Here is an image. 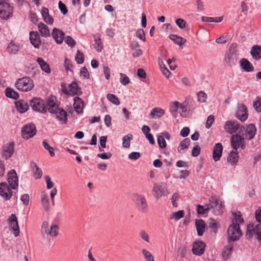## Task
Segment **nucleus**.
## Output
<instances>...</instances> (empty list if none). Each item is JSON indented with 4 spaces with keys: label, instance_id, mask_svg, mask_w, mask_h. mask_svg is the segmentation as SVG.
<instances>
[{
    "label": "nucleus",
    "instance_id": "e433bc0d",
    "mask_svg": "<svg viewBox=\"0 0 261 261\" xmlns=\"http://www.w3.org/2000/svg\"><path fill=\"white\" fill-rule=\"evenodd\" d=\"M169 38L176 44L181 46L185 43L186 40L176 35H170Z\"/></svg>",
    "mask_w": 261,
    "mask_h": 261
},
{
    "label": "nucleus",
    "instance_id": "393cba45",
    "mask_svg": "<svg viewBox=\"0 0 261 261\" xmlns=\"http://www.w3.org/2000/svg\"><path fill=\"white\" fill-rule=\"evenodd\" d=\"M256 127L255 125L253 124H250L247 126L246 131V137L248 140H251L253 138L255 133H256Z\"/></svg>",
    "mask_w": 261,
    "mask_h": 261
},
{
    "label": "nucleus",
    "instance_id": "4c0bfd02",
    "mask_svg": "<svg viewBox=\"0 0 261 261\" xmlns=\"http://www.w3.org/2000/svg\"><path fill=\"white\" fill-rule=\"evenodd\" d=\"M133 139V136L130 134L124 136L122 138L123 147L126 148H129L130 145V141Z\"/></svg>",
    "mask_w": 261,
    "mask_h": 261
},
{
    "label": "nucleus",
    "instance_id": "2eb2a0df",
    "mask_svg": "<svg viewBox=\"0 0 261 261\" xmlns=\"http://www.w3.org/2000/svg\"><path fill=\"white\" fill-rule=\"evenodd\" d=\"M236 115L241 121L246 120L248 118L247 107L242 103L239 105Z\"/></svg>",
    "mask_w": 261,
    "mask_h": 261
},
{
    "label": "nucleus",
    "instance_id": "473e14b6",
    "mask_svg": "<svg viewBox=\"0 0 261 261\" xmlns=\"http://www.w3.org/2000/svg\"><path fill=\"white\" fill-rule=\"evenodd\" d=\"M153 191L154 196L157 199L160 198L164 195V189L162 186H159L156 184L153 185Z\"/></svg>",
    "mask_w": 261,
    "mask_h": 261
},
{
    "label": "nucleus",
    "instance_id": "f03ea898",
    "mask_svg": "<svg viewBox=\"0 0 261 261\" xmlns=\"http://www.w3.org/2000/svg\"><path fill=\"white\" fill-rule=\"evenodd\" d=\"M59 228L57 224L49 225L48 222L44 221L42 224L41 233L43 237L48 238L49 236L56 237L59 233Z\"/></svg>",
    "mask_w": 261,
    "mask_h": 261
},
{
    "label": "nucleus",
    "instance_id": "6ab92c4d",
    "mask_svg": "<svg viewBox=\"0 0 261 261\" xmlns=\"http://www.w3.org/2000/svg\"><path fill=\"white\" fill-rule=\"evenodd\" d=\"M30 40L32 44L37 48H39L41 41L39 35L37 32H31L30 33Z\"/></svg>",
    "mask_w": 261,
    "mask_h": 261
},
{
    "label": "nucleus",
    "instance_id": "4d7b16f0",
    "mask_svg": "<svg viewBox=\"0 0 261 261\" xmlns=\"http://www.w3.org/2000/svg\"><path fill=\"white\" fill-rule=\"evenodd\" d=\"M158 143L160 147L165 148L166 147V142L163 136H159L158 137Z\"/></svg>",
    "mask_w": 261,
    "mask_h": 261
},
{
    "label": "nucleus",
    "instance_id": "052dcab7",
    "mask_svg": "<svg viewBox=\"0 0 261 261\" xmlns=\"http://www.w3.org/2000/svg\"><path fill=\"white\" fill-rule=\"evenodd\" d=\"M136 36L138 38L142 41H145V33L143 29H138L136 32Z\"/></svg>",
    "mask_w": 261,
    "mask_h": 261
},
{
    "label": "nucleus",
    "instance_id": "09e8293b",
    "mask_svg": "<svg viewBox=\"0 0 261 261\" xmlns=\"http://www.w3.org/2000/svg\"><path fill=\"white\" fill-rule=\"evenodd\" d=\"M208 226L212 228L215 233L217 232V223L213 219H210L208 220Z\"/></svg>",
    "mask_w": 261,
    "mask_h": 261
},
{
    "label": "nucleus",
    "instance_id": "6e6552de",
    "mask_svg": "<svg viewBox=\"0 0 261 261\" xmlns=\"http://www.w3.org/2000/svg\"><path fill=\"white\" fill-rule=\"evenodd\" d=\"M13 8L8 3H4L0 8V17L8 19L12 16Z\"/></svg>",
    "mask_w": 261,
    "mask_h": 261
},
{
    "label": "nucleus",
    "instance_id": "5fc2aeb1",
    "mask_svg": "<svg viewBox=\"0 0 261 261\" xmlns=\"http://www.w3.org/2000/svg\"><path fill=\"white\" fill-rule=\"evenodd\" d=\"M180 106V103L178 101H174L173 102L170 107V111L172 113H174L177 112L178 109H179Z\"/></svg>",
    "mask_w": 261,
    "mask_h": 261
},
{
    "label": "nucleus",
    "instance_id": "c85d7f7f",
    "mask_svg": "<svg viewBox=\"0 0 261 261\" xmlns=\"http://www.w3.org/2000/svg\"><path fill=\"white\" fill-rule=\"evenodd\" d=\"M164 114L165 111L163 109L156 107L151 110L149 114V117L151 118H158L162 117Z\"/></svg>",
    "mask_w": 261,
    "mask_h": 261
},
{
    "label": "nucleus",
    "instance_id": "603ef678",
    "mask_svg": "<svg viewBox=\"0 0 261 261\" xmlns=\"http://www.w3.org/2000/svg\"><path fill=\"white\" fill-rule=\"evenodd\" d=\"M43 147L45 148V149L47 150H48L49 152V154L51 156H53L55 155V153L54 152V148L50 146L48 144V143L46 141H44L42 143Z\"/></svg>",
    "mask_w": 261,
    "mask_h": 261
},
{
    "label": "nucleus",
    "instance_id": "f8f14e48",
    "mask_svg": "<svg viewBox=\"0 0 261 261\" xmlns=\"http://www.w3.org/2000/svg\"><path fill=\"white\" fill-rule=\"evenodd\" d=\"M9 221L10 227L13 230L14 235L16 237L18 236L20 233V230L17 219L15 215L12 214L9 219Z\"/></svg>",
    "mask_w": 261,
    "mask_h": 261
},
{
    "label": "nucleus",
    "instance_id": "a18cd8bd",
    "mask_svg": "<svg viewBox=\"0 0 261 261\" xmlns=\"http://www.w3.org/2000/svg\"><path fill=\"white\" fill-rule=\"evenodd\" d=\"M184 215V211H179L178 212H174L170 216L171 219H175L176 220H178L180 218H182Z\"/></svg>",
    "mask_w": 261,
    "mask_h": 261
},
{
    "label": "nucleus",
    "instance_id": "7c9ffc66",
    "mask_svg": "<svg viewBox=\"0 0 261 261\" xmlns=\"http://www.w3.org/2000/svg\"><path fill=\"white\" fill-rule=\"evenodd\" d=\"M239 159V155L237 151H232L229 153L227 157V161L232 166H234L237 164Z\"/></svg>",
    "mask_w": 261,
    "mask_h": 261
},
{
    "label": "nucleus",
    "instance_id": "f257e3e1",
    "mask_svg": "<svg viewBox=\"0 0 261 261\" xmlns=\"http://www.w3.org/2000/svg\"><path fill=\"white\" fill-rule=\"evenodd\" d=\"M255 218L258 223L257 224H249L247 227L246 236L247 238H251L254 234L256 239L261 240V210L255 212Z\"/></svg>",
    "mask_w": 261,
    "mask_h": 261
},
{
    "label": "nucleus",
    "instance_id": "aec40b11",
    "mask_svg": "<svg viewBox=\"0 0 261 261\" xmlns=\"http://www.w3.org/2000/svg\"><path fill=\"white\" fill-rule=\"evenodd\" d=\"M52 36L56 42L58 44L62 43L64 38L65 34L61 30L54 28L53 31Z\"/></svg>",
    "mask_w": 261,
    "mask_h": 261
},
{
    "label": "nucleus",
    "instance_id": "423d86ee",
    "mask_svg": "<svg viewBox=\"0 0 261 261\" xmlns=\"http://www.w3.org/2000/svg\"><path fill=\"white\" fill-rule=\"evenodd\" d=\"M36 133V126L33 124H26L21 129V136L24 139L33 137Z\"/></svg>",
    "mask_w": 261,
    "mask_h": 261
},
{
    "label": "nucleus",
    "instance_id": "0eeeda50",
    "mask_svg": "<svg viewBox=\"0 0 261 261\" xmlns=\"http://www.w3.org/2000/svg\"><path fill=\"white\" fill-rule=\"evenodd\" d=\"M30 105L32 108L36 111L41 113H45L46 108L44 101L39 98H34L30 101Z\"/></svg>",
    "mask_w": 261,
    "mask_h": 261
},
{
    "label": "nucleus",
    "instance_id": "774afa93",
    "mask_svg": "<svg viewBox=\"0 0 261 261\" xmlns=\"http://www.w3.org/2000/svg\"><path fill=\"white\" fill-rule=\"evenodd\" d=\"M200 152V148L199 146L196 145L195 146L192 151V155L193 156H197L199 154Z\"/></svg>",
    "mask_w": 261,
    "mask_h": 261
},
{
    "label": "nucleus",
    "instance_id": "9d476101",
    "mask_svg": "<svg viewBox=\"0 0 261 261\" xmlns=\"http://www.w3.org/2000/svg\"><path fill=\"white\" fill-rule=\"evenodd\" d=\"M7 180L10 187L13 189H16L18 186V179L17 173L14 170H11L8 173Z\"/></svg>",
    "mask_w": 261,
    "mask_h": 261
},
{
    "label": "nucleus",
    "instance_id": "b1692460",
    "mask_svg": "<svg viewBox=\"0 0 261 261\" xmlns=\"http://www.w3.org/2000/svg\"><path fill=\"white\" fill-rule=\"evenodd\" d=\"M240 66L241 68L247 72L252 71L254 69L253 66L246 59L243 58L240 61Z\"/></svg>",
    "mask_w": 261,
    "mask_h": 261
},
{
    "label": "nucleus",
    "instance_id": "a878e982",
    "mask_svg": "<svg viewBox=\"0 0 261 261\" xmlns=\"http://www.w3.org/2000/svg\"><path fill=\"white\" fill-rule=\"evenodd\" d=\"M17 110L21 113L26 112L29 108L28 103L24 100H19L15 102Z\"/></svg>",
    "mask_w": 261,
    "mask_h": 261
},
{
    "label": "nucleus",
    "instance_id": "13d9d810",
    "mask_svg": "<svg viewBox=\"0 0 261 261\" xmlns=\"http://www.w3.org/2000/svg\"><path fill=\"white\" fill-rule=\"evenodd\" d=\"M65 42L69 46L73 47L76 44V42L70 36H67L65 38Z\"/></svg>",
    "mask_w": 261,
    "mask_h": 261
},
{
    "label": "nucleus",
    "instance_id": "338daca9",
    "mask_svg": "<svg viewBox=\"0 0 261 261\" xmlns=\"http://www.w3.org/2000/svg\"><path fill=\"white\" fill-rule=\"evenodd\" d=\"M176 24L180 29H183L185 27L186 22L181 18H178L176 20Z\"/></svg>",
    "mask_w": 261,
    "mask_h": 261
},
{
    "label": "nucleus",
    "instance_id": "2f4dec72",
    "mask_svg": "<svg viewBox=\"0 0 261 261\" xmlns=\"http://www.w3.org/2000/svg\"><path fill=\"white\" fill-rule=\"evenodd\" d=\"M37 62L43 71L47 73L50 72V69L49 64L44 61L42 58H38Z\"/></svg>",
    "mask_w": 261,
    "mask_h": 261
},
{
    "label": "nucleus",
    "instance_id": "7ed1b4c3",
    "mask_svg": "<svg viewBox=\"0 0 261 261\" xmlns=\"http://www.w3.org/2000/svg\"><path fill=\"white\" fill-rule=\"evenodd\" d=\"M16 88L22 92L31 91L34 87L33 81L29 77H23L18 79L15 83Z\"/></svg>",
    "mask_w": 261,
    "mask_h": 261
},
{
    "label": "nucleus",
    "instance_id": "0e129e2a",
    "mask_svg": "<svg viewBox=\"0 0 261 261\" xmlns=\"http://www.w3.org/2000/svg\"><path fill=\"white\" fill-rule=\"evenodd\" d=\"M141 156V154L138 152H132L128 155V158L130 160H136L138 159Z\"/></svg>",
    "mask_w": 261,
    "mask_h": 261
},
{
    "label": "nucleus",
    "instance_id": "79ce46f5",
    "mask_svg": "<svg viewBox=\"0 0 261 261\" xmlns=\"http://www.w3.org/2000/svg\"><path fill=\"white\" fill-rule=\"evenodd\" d=\"M41 203L43 205L44 209L46 211H48L49 208V199L47 195L42 194L41 196Z\"/></svg>",
    "mask_w": 261,
    "mask_h": 261
},
{
    "label": "nucleus",
    "instance_id": "c9c22d12",
    "mask_svg": "<svg viewBox=\"0 0 261 261\" xmlns=\"http://www.w3.org/2000/svg\"><path fill=\"white\" fill-rule=\"evenodd\" d=\"M39 32L44 37H48L50 35L49 30L47 25L43 23H39L38 25Z\"/></svg>",
    "mask_w": 261,
    "mask_h": 261
},
{
    "label": "nucleus",
    "instance_id": "f704fd0d",
    "mask_svg": "<svg viewBox=\"0 0 261 261\" xmlns=\"http://www.w3.org/2000/svg\"><path fill=\"white\" fill-rule=\"evenodd\" d=\"M54 114L56 115L57 118L60 121H66L67 120V113L62 109L58 108L57 110V112H55Z\"/></svg>",
    "mask_w": 261,
    "mask_h": 261
},
{
    "label": "nucleus",
    "instance_id": "c756f323",
    "mask_svg": "<svg viewBox=\"0 0 261 261\" xmlns=\"http://www.w3.org/2000/svg\"><path fill=\"white\" fill-rule=\"evenodd\" d=\"M31 167L34 173L35 178L36 179L40 178L42 176V171L37 166L36 163L32 162L31 163Z\"/></svg>",
    "mask_w": 261,
    "mask_h": 261
},
{
    "label": "nucleus",
    "instance_id": "6e6d98bb",
    "mask_svg": "<svg viewBox=\"0 0 261 261\" xmlns=\"http://www.w3.org/2000/svg\"><path fill=\"white\" fill-rule=\"evenodd\" d=\"M198 100L201 102H205L207 98L206 94L203 91H200L197 93Z\"/></svg>",
    "mask_w": 261,
    "mask_h": 261
},
{
    "label": "nucleus",
    "instance_id": "72a5a7b5",
    "mask_svg": "<svg viewBox=\"0 0 261 261\" xmlns=\"http://www.w3.org/2000/svg\"><path fill=\"white\" fill-rule=\"evenodd\" d=\"M46 105L48 110L50 113H54L55 112H57V110L59 108L53 99L51 98L48 99Z\"/></svg>",
    "mask_w": 261,
    "mask_h": 261
},
{
    "label": "nucleus",
    "instance_id": "4be33fe9",
    "mask_svg": "<svg viewBox=\"0 0 261 261\" xmlns=\"http://www.w3.org/2000/svg\"><path fill=\"white\" fill-rule=\"evenodd\" d=\"M250 54L253 59L256 60L261 59V46L255 45L251 49Z\"/></svg>",
    "mask_w": 261,
    "mask_h": 261
},
{
    "label": "nucleus",
    "instance_id": "dca6fc26",
    "mask_svg": "<svg viewBox=\"0 0 261 261\" xmlns=\"http://www.w3.org/2000/svg\"><path fill=\"white\" fill-rule=\"evenodd\" d=\"M205 245L202 241L195 242L193 246L192 252L196 255H201L204 253Z\"/></svg>",
    "mask_w": 261,
    "mask_h": 261
},
{
    "label": "nucleus",
    "instance_id": "5701e85b",
    "mask_svg": "<svg viewBox=\"0 0 261 261\" xmlns=\"http://www.w3.org/2000/svg\"><path fill=\"white\" fill-rule=\"evenodd\" d=\"M82 94L81 88L78 86L77 84L73 82L69 85L68 95H79Z\"/></svg>",
    "mask_w": 261,
    "mask_h": 261
},
{
    "label": "nucleus",
    "instance_id": "864d4df0",
    "mask_svg": "<svg viewBox=\"0 0 261 261\" xmlns=\"http://www.w3.org/2000/svg\"><path fill=\"white\" fill-rule=\"evenodd\" d=\"M233 215L236 222H233L232 223H238L240 225V223L243 222V219L241 217V215L240 212H238V213H233Z\"/></svg>",
    "mask_w": 261,
    "mask_h": 261
},
{
    "label": "nucleus",
    "instance_id": "a19ab883",
    "mask_svg": "<svg viewBox=\"0 0 261 261\" xmlns=\"http://www.w3.org/2000/svg\"><path fill=\"white\" fill-rule=\"evenodd\" d=\"M190 140L189 138L184 139L179 144L177 148L179 152L185 149H187L190 145Z\"/></svg>",
    "mask_w": 261,
    "mask_h": 261
},
{
    "label": "nucleus",
    "instance_id": "cd10ccee",
    "mask_svg": "<svg viewBox=\"0 0 261 261\" xmlns=\"http://www.w3.org/2000/svg\"><path fill=\"white\" fill-rule=\"evenodd\" d=\"M42 16L44 20L48 24H52L54 22V19L49 14L48 9L45 7H43L41 10Z\"/></svg>",
    "mask_w": 261,
    "mask_h": 261
},
{
    "label": "nucleus",
    "instance_id": "1a4fd4ad",
    "mask_svg": "<svg viewBox=\"0 0 261 261\" xmlns=\"http://www.w3.org/2000/svg\"><path fill=\"white\" fill-rule=\"evenodd\" d=\"M12 195V191L6 182L0 183V196L6 200L10 199Z\"/></svg>",
    "mask_w": 261,
    "mask_h": 261
},
{
    "label": "nucleus",
    "instance_id": "8fccbe9b",
    "mask_svg": "<svg viewBox=\"0 0 261 261\" xmlns=\"http://www.w3.org/2000/svg\"><path fill=\"white\" fill-rule=\"evenodd\" d=\"M75 60L77 64L83 63L84 61V54L78 50L77 51V54L75 57Z\"/></svg>",
    "mask_w": 261,
    "mask_h": 261
},
{
    "label": "nucleus",
    "instance_id": "a211bd4d",
    "mask_svg": "<svg viewBox=\"0 0 261 261\" xmlns=\"http://www.w3.org/2000/svg\"><path fill=\"white\" fill-rule=\"evenodd\" d=\"M243 141H244V138L241 137L240 136H239V135L233 136L231 138V145L232 147L236 151H237V149L240 146L242 148H243Z\"/></svg>",
    "mask_w": 261,
    "mask_h": 261
},
{
    "label": "nucleus",
    "instance_id": "49530a36",
    "mask_svg": "<svg viewBox=\"0 0 261 261\" xmlns=\"http://www.w3.org/2000/svg\"><path fill=\"white\" fill-rule=\"evenodd\" d=\"M197 213L200 214H204L206 211L210 210L209 205L207 204L205 206H202L200 204H198L197 206Z\"/></svg>",
    "mask_w": 261,
    "mask_h": 261
},
{
    "label": "nucleus",
    "instance_id": "bf43d9fd",
    "mask_svg": "<svg viewBox=\"0 0 261 261\" xmlns=\"http://www.w3.org/2000/svg\"><path fill=\"white\" fill-rule=\"evenodd\" d=\"M214 120H215L214 116L213 115H210V116H208V117L207 118L206 122V124H205L206 128H210L212 126Z\"/></svg>",
    "mask_w": 261,
    "mask_h": 261
},
{
    "label": "nucleus",
    "instance_id": "bb28decb",
    "mask_svg": "<svg viewBox=\"0 0 261 261\" xmlns=\"http://www.w3.org/2000/svg\"><path fill=\"white\" fill-rule=\"evenodd\" d=\"M73 106L75 111L77 113H81L83 112L84 102L80 97H75L74 98Z\"/></svg>",
    "mask_w": 261,
    "mask_h": 261
},
{
    "label": "nucleus",
    "instance_id": "412c9836",
    "mask_svg": "<svg viewBox=\"0 0 261 261\" xmlns=\"http://www.w3.org/2000/svg\"><path fill=\"white\" fill-rule=\"evenodd\" d=\"M195 226L198 236H202L205 230V224L202 219H196L195 220Z\"/></svg>",
    "mask_w": 261,
    "mask_h": 261
},
{
    "label": "nucleus",
    "instance_id": "680f3d73",
    "mask_svg": "<svg viewBox=\"0 0 261 261\" xmlns=\"http://www.w3.org/2000/svg\"><path fill=\"white\" fill-rule=\"evenodd\" d=\"M253 107L257 112H261V98H258L253 102Z\"/></svg>",
    "mask_w": 261,
    "mask_h": 261
},
{
    "label": "nucleus",
    "instance_id": "e2e57ef3",
    "mask_svg": "<svg viewBox=\"0 0 261 261\" xmlns=\"http://www.w3.org/2000/svg\"><path fill=\"white\" fill-rule=\"evenodd\" d=\"M233 245L229 243L228 245L225 247L224 253L227 256L230 255L233 250Z\"/></svg>",
    "mask_w": 261,
    "mask_h": 261
},
{
    "label": "nucleus",
    "instance_id": "c03bdc74",
    "mask_svg": "<svg viewBox=\"0 0 261 261\" xmlns=\"http://www.w3.org/2000/svg\"><path fill=\"white\" fill-rule=\"evenodd\" d=\"M107 99L110 101L112 102L113 104L117 105V106H118L120 104L119 100L116 95L112 94H107Z\"/></svg>",
    "mask_w": 261,
    "mask_h": 261
},
{
    "label": "nucleus",
    "instance_id": "3c124183",
    "mask_svg": "<svg viewBox=\"0 0 261 261\" xmlns=\"http://www.w3.org/2000/svg\"><path fill=\"white\" fill-rule=\"evenodd\" d=\"M94 48L97 51H101L102 48V45L101 44L100 38L99 37H98L97 39H95V43L94 44Z\"/></svg>",
    "mask_w": 261,
    "mask_h": 261
},
{
    "label": "nucleus",
    "instance_id": "f3484780",
    "mask_svg": "<svg viewBox=\"0 0 261 261\" xmlns=\"http://www.w3.org/2000/svg\"><path fill=\"white\" fill-rule=\"evenodd\" d=\"M223 149V146L220 143H217L214 145L213 150V158L215 161H218L220 159Z\"/></svg>",
    "mask_w": 261,
    "mask_h": 261
},
{
    "label": "nucleus",
    "instance_id": "de8ad7c7",
    "mask_svg": "<svg viewBox=\"0 0 261 261\" xmlns=\"http://www.w3.org/2000/svg\"><path fill=\"white\" fill-rule=\"evenodd\" d=\"M120 75V82L122 85L125 86L130 83V80L126 75L121 73Z\"/></svg>",
    "mask_w": 261,
    "mask_h": 261
},
{
    "label": "nucleus",
    "instance_id": "20e7f679",
    "mask_svg": "<svg viewBox=\"0 0 261 261\" xmlns=\"http://www.w3.org/2000/svg\"><path fill=\"white\" fill-rule=\"evenodd\" d=\"M240 225L238 223H232L227 229L228 242L237 241L242 236Z\"/></svg>",
    "mask_w": 261,
    "mask_h": 261
},
{
    "label": "nucleus",
    "instance_id": "39448f33",
    "mask_svg": "<svg viewBox=\"0 0 261 261\" xmlns=\"http://www.w3.org/2000/svg\"><path fill=\"white\" fill-rule=\"evenodd\" d=\"M134 200L137 209L142 213H146L148 210V204L145 196L139 194L134 195Z\"/></svg>",
    "mask_w": 261,
    "mask_h": 261
},
{
    "label": "nucleus",
    "instance_id": "58836bf2",
    "mask_svg": "<svg viewBox=\"0 0 261 261\" xmlns=\"http://www.w3.org/2000/svg\"><path fill=\"white\" fill-rule=\"evenodd\" d=\"M19 48V45L11 42L7 47V50L10 54H16Z\"/></svg>",
    "mask_w": 261,
    "mask_h": 261
},
{
    "label": "nucleus",
    "instance_id": "ea45409f",
    "mask_svg": "<svg viewBox=\"0 0 261 261\" xmlns=\"http://www.w3.org/2000/svg\"><path fill=\"white\" fill-rule=\"evenodd\" d=\"M6 95L8 97L17 99L19 97L18 93L13 89L7 88L6 90Z\"/></svg>",
    "mask_w": 261,
    "mask_h": 261
},
{
    "label": "nucleus",
    "instance_id": "4468645a",
    "mask_svg": "<svg viewBox=\"0 0 261 261\" xmlns=\"http://www.w3.org/2000/svg\"><path fill=\"white\" fill-rule=\"evenodd\" d=\"M14 143L10 142L9 143L6 144L3 147L2 156L5 160H8L13 155L14 151Z\"/></svg>",
    "mask_w": 261,
    "mask_h": 261
},
{
    "label": "nucleus",
    "instance_id": "37998d69",
    "mask_svg": "<svg viewBox=\"0 0 261 261\" xmlns=\"http://www.w3.org/2000/svg\"><path fill=\"white\" fill-rule=\"evenodd\" d=\"M142 254L146 261H154V257L152 254L146 249H143Z\"/></svg>",
    "mask_w": 261,
    "mask_h": 261
},
{
    "label": "nucleus",
    "instance_id": "9b49d317",
    "mask_svg": "<svg viewBox=\"0 0 261 261\" xmlns=\"http://www.w3.org/2000/svg\"><path fill=\"white\" fill-rule=\"evenodd\" d=\"M240 127V124L234 120L227 121L224 125L225 131L230 134L237 132Z\"/></svg>",
    "mask_w": 261,
    "mask_h": 261
},
{
    "label": "nucleus",
    "instance_id": "ddd939ff",
    "mask_svg": "<svg viewBox=\"0 0 261 261\" xmlns=\"http://www.w3.org/2000/svg\"><path fill=\"white\" fill-rule=\"evenodd\" d=\"M210 203L209 205L211 208H213L216 211L217 214L220 213V211L222 208V201L217 197L213 196L210 199Z\"/></svg>",
    "mask_w": 261,
    "mask_h": 261
},
{
    "label": "nucleus",
    "instance_id": "69168bd1",
    "mask_svg": "<svg viewBox=\"0 0 261 261\" xmlns=\"http://www.w3.org/2000/svg\"><path fill=\"white\" fill-rule=\"evenodd\" d=\"M59 8L60 9L61 12L64 14H66L68 12V10L66 7V5L63 4L61 1L59 2Z\"/></svg>",
    "mask_w": 261,
    "mask_h": 261
}]
</instances>
